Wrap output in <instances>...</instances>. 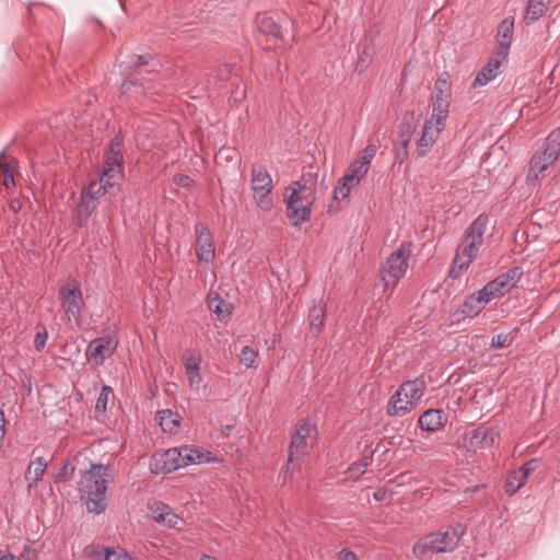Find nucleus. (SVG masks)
<instances>
[{
  "label": "nucleus",
  "instance_id": "1",
  "mask_svg": "<svg viewBox=\"0 0 560 560\" xmlns=\"http://www.w3.org/2000/svg\"><path fill=\"white\" fill-rule=\"evenodd\" d=\"M222 462L212 452L192 445L156 452L150 460V470L154 475L170 474L188 465Z\"/></svg>",
  "mask_w": 560,
  "mask_h": 560
},
{
  "label": "nucleus",
  "instance_id": "2",
  "mask_svg": "<svg viewBox=\"0 0 560 560\" xmlns=\"http://www.w3.org/2000/svg\"><path fill=\"white\" fill-rule=\"evenodd\" d=\"M106 477L107 467L102 464L91 465L89 470L82 472L79 489L89 512L100 514L105 511Z\"/></svg>",
  "mask_w": 560,
  "mask_h": 560
},
{
  "label": "nucleus",
  "instance_id": "3",
  "mask_svg": "<svg viewBox=\"0 0 560 560\" xmlns=\"http://www.w3.org/2000/svg\"><path fill=\"white\" fill-rule=\"evenodd\" d=\"M462 534L460 526L430 533L413 545L412 552L418 559H429L435 553L452 552L457 547Z\"/></svg>",
  "mask_w": 560,
  "mask_h": 560
},
{
  "label": "nucleus",
  "instance_id": "4",
  "mask_svg": "<svg viewBox=\"0 0 560 560\" xmlns=\"http://www.w3.org/2000/svg\"><path fill=\"white\" fill-rule=\"evenodd\" d=\"M376 152L377 145L370 143L359 153L357 159L347 168L345 175L339 179L338 186L334 190L335 199L349 197L350 191L360 185L368 174Z\"/></svg>",
  "mask_w": 560,
  "mask_h": 560
},
{
  "label": "nucleus",
  "instance_id": "5",
  "mask_svg": "<svg viewBox=\"0 0 560 560\" xmlns=\"http://www.w3.org/2000/svg\"><path fill=\"white\" fill-rule=\"evenodd\" d=\"M285 214L293 226H301L311 220L315 192L306 187L288 186L284 192Z\"/></svg>",
  "mask_w": 560,
  "mask_h": 560
},
{
  "label": "nucleus",
  "instance_id": "6",
  "mask_svg": "<svg viewBox=\"0 0 560 560\" xmlns=\"http://www.w3.org/2000/svg\"><path fill=\"white\" fill-rule=\"evenodd\" d=\"M115 183L112 180H104L101 175L100 178L91 180L81 191L80 201L77 205V221L79 226L86 224L92 213L97 209L100 199L103 197L109 187H114Z\"/></svg>",
  "mask_w": 560,
  "mask_h": 560
},
{
  "label": "nucleus",
  "instance_id": "7",
  "mask_svg": "<svg viewBox=\"0 0 560 560\" xmlns=\"http://www.w3.org/2000/svg\"><path fill=\"white\" fill-rule=\"evenodd\" d=\"M412 253L410 242H401L396 250H394L386 259L381 270V278L385 289L394 290L399 280L405 276L409 259Z\"/></svg>",
  "mask_w": 560,
  "mask_h": 560
},
{
  "label": "nucleus",
  "instance_id": "8",
  "mask_svg": "<svg viewBox=\"0 0 560 560\" xmlns=\"http://www.w3.org/2000/svg\"><path fill=\"white\" fill-rule=\"evenodd\" d=\"M58 298L69 323L80 326L84 300L79 282L70 277L58 290Z\"/></svg>",
  "mask_w": 560,
  "mask_h": 560
},
{
  "label": "nucleus",
  "instance_id": "9",
  "mask_svg": "<svg viewBox=\"0 0 560 560\" xmlns=\"http://www.w3.org/2000/svg\"><path fill=\"white\" fill-rule=\"evenodd\" d=\"M252 189L254 199L262 210H270L272 200L269 197L272 190V179L266 167L262 165H253L252 167Z\"/></svg>",
  "mask_w": 560,
  "mask_h": 560
},
{
  "label": "nucleus",
  "instance_id": "10",
  "mask_svg": "<svg viewBox=\"0 0 560 560\" xmlns=\"http://www.w3.org/2000/svg\"><path fill=\"white\" fill-rule=\"evenodd\" d=\"M122 139L116 136L112 139L106 153L104 170L102 173L104 180H112L115 184L122 177L124 158H122Z\"/></svg>",
  "mask_w": 560,
  "mask_h": 560
},
{
  "label": "nucleus",
  "instance_id": "11",
  "mask_svg": "<svg viewBox=\"0 0 560 560\" xmlns=\"http://www.w3.org/2000/svg\"><path fill=\"white\" fill-rule=\"evenodd\" d=\"M489 302V295H483L482 289L469 294L462 305L451 315L452 324H458L465 318L476 317L485 310Z\"/></svg>",
  "mask_w": 560,
  "mask_h": 560
},
{
  "label": "nucleus",
  "instance_id": "12",
  "mask_svg": "<svg viewBox=\"0 0 560 560\" xmlns=\"http://www.w3.org/2000/svg\"><path fill=\"white\" fill-rule=\"evenodd\" d=\"M316 434V427L307 420L301 421L289 445L288 463L302 458L308 451L307 440Z\"/></svg>",
  "mask_w": 560,
  "mask_h": 560
},
{
  "label": "nucleus",
  "instance_id": "13",
  "mask_svg": "<svg viewBox=\"0 0 560 560\" xmlns=\"http://www.w3.org/2000/svg\"><path fill=\"white\" fill-rule=\"evenodd\" d=\"M444 128L445 125L442 122L425 120L421 135L416 141L417 158H425L431 152Z\"/></svg>",
  "mask_w": 560,
  "mask_h": 560
},
{
  "label": "nucleus",
  "instance_id": "14",
  "mask_svg": "<svg viewBox=\"0 0 560 560\" xmlns=\"http://www.w3.org/2000/svg\"><path fill=\"white\" fill-rule=\"evenodd\" d=\"M432 115L429 119L445 125L450 108V86L445 80H438L434 85Z\"/></svg>",
  "mask_w": 560,
  "mask_h": 560
},
{
  "label": "nucleus",
  "instance_id": "15",
  "mask_svg": "<svg viewBox=\"0 0 560 560\" xmlns=\"http://www.w3.org/2000/svg\"><path fill=\"white\" fill-rule=\"evenodd\" d=\"M257 40L261 45H265L266 49H271L277 46L281 38V27L272 16L259 14L257 16Z\"/></svg>",
  "mask_w": 560,
  "mask_h": 560
},
{
  "label": "nucleus",
  "instance_id": "16",
  "mask_svg": "<svg viewBox=\"0 0 560 560\" xmlns=\"http://www.w3.org/2000/svg\"><path fill=\"white\" fill-rule=\"evenodd\" d=\"M117 348V341L112 337H98L93 339L85 351L89 361L102 365L106 359L112 357Z\"/></svg>",
  "mask_w": 560,
  "mask_h": 560
},
{
  "label": "nucleus",
  "instance_id": "17",
  "mask_svg": "<svg viewBox=\"0 0 560 560\" xmlns=\"http://www.w3.org/2000/svg\"><path fill=\"white\" fill-rule=\"evenodd\" d=\"M465 244L460 250L457 252L453 259L452 267L450 269V277L458 278L464 271H466L476 258L480 244L474 241H465Z\"/></svg>",
  "mask_w": 560,
  "mask_h": 560
},
{
  "label": "nucleus",
  "instance_id": "18",
  "mask_svg": "<svg viewBox=\"0 0 560 560\" xmlns=\"http://www.w3.org/2000/svg\"><path fill=\"white\" fill-rule=\"evenodd\" d=\"M196 254L200 262L208 264L214 258V245L208 226L199 222L195 226Z\"/></svg>",
  "mask_w": 560,
  "mask_h": 560
},
{
  "label": "nucleus",
  "instance_id": "19",
  "mask_svg": "<svg viewBox=\"0 0 560 560\" xmlns=\"http://www.w3.org/2000/svg\"><path fill=\"white\" fill-rule=\"evenodd\" d=\"M514 34V19L506 18L497 30V48L499 55H509Z\"/></svg>",
  "mask_w": 560,
  "mask_h": 560
},
{
  "label": "nucleus",
  "instance_id": "20",
  "mask_svg": "<svg viewBox=\"0 0 560 560\" xmlns=\"http://www.w3.org/2000/svg\"><path fill=\"white\" fill-rule=\"evenodd\" d=\"M149 511L151 513V517L159 524H162L167 527H175L178 523V516L176 513L172 511V509L160 501H155L149 504Z\"/></svg>",
  "mask_w": 560,
  "mask_h": 560
},
{
  "label": "nucleus",
  "instance_id": "21",
  "mask_svg": "<svg viewBox=\"0 0 560 560\" xmlns=\"http://www.w3.org/2000/svg\"><path fill=\"white\" fill-rule=\"evenodd\" d=\"M488 434L489 430L483 427L467 431L463 436V445L469 452L481 450L485 447Z\"/></svg>",
  "mask_w": 560,
  "mask_h": 560
},
{
  "label": "nucleus",
  "instance_id": "22",
  "mask_svg": "<svg viewBox=\"0 0 560 560\" xmlns=\"http://www.w3.org/2000/svg\"><path fill=\"white\" fill-rule=\"evenodd\" d=\"M325 318H326V305L323 301L314 304V306L308 312V324L310 331L314 336H318L322 334L325 327Z\"/></svg>",
  "mask_w": 560,
  "mask_h": 560
},
{
  "label": "nucleus",
  "instance_id": "23",
  "mask_svg": "<svg viewBox=\"0 0 560 560\" xmlns=\"http://www.w3.org/2000/svg\"><path fill=\"white\" fill-rule=\"evenodd\" d=\"M445 417L442 410L429 409L418 420L419 427L429 432L438 431L444 423Z\"/></svg>",
  "mask_w": 560,
  "mask_h": 560
},
{
  "label": "nucleus",
  "instance_id": "24",
  "mask_svg": "<svg viewBox=\"0 0 560 560\" xmlns=\"http://www.w3.org/2000/svg\"><path fill=\"white\" fill-rule=\"evenodd\" d=\"M488 222L489 218L487 214H479L467 228L464 236L465 241H474L481 245Z\"/></svg>",
  "mask_w": 560,
  "mask_h": 560
},
{
  "label": "nucleus",
  "instance_id": "25",
  "mask_svg": "<svg viewBox=\"0 0 560 560\" xmlns=\"http://www.w3.org/2000/svg\"><path fill=\"white\" fill-rule=\"evenodd\" d=\"M155 420L164 432L175 433L179 429L182 417L178 412L164 409L158 411Z\"/></svg>",
  "mask_w": 560,
  "mask_h": 560
},
{
  "label": "nucleus",
  "instance_id": "26",
  "mask_svg": "<svg viewBox=\"0 0 560 560\" xmlns=\"http://www.w3.org/2000/svg\"><path fill=\"white\" fill-rule=\"evenodd\" d=\"M410 400H407L402 394L397 392L390 397L387 407V413L392 417H402L412 410Z\"/></svg>",
  "mask_w": 560,
  "mask_h": 560
},
{
  "label": "nucleus",
  "instance_id": "27",
  "mask_svg": "<svg viewBox=\"0 0 560 560\" xmlns=\"http://www.w3.org/2000/svg\"><path fill=\"white\" fill-rule=\"evenodd\" d=\"M547 0H527V5L524 14L525 24L529 25L538 21L547 10Z\"/></svg>",
  "mask_w": 560,
  "mask_h": 560
},
{
  "label": "nucleus",
  "instance_id": "28",
  "mask_svg": "<svg viewBox=\"0 0 560 560\" xmlns=\"http://www.w3.org/2000/svg\"><path fill=\"white\" fill-rule=\"evenodd\" d=\"M511 290L509 283L499 275L495 279L489 281L483 288V295H489V300L499 299Z\"/></svg>",
  "mask_w": 560,
  "mask_h": 560
},
{
  "label": "nucleus",
  "instance_id": "29",
  "mask_svg": "<svg viewBox=\"0 0 560 560\" xmlns=\"http://www.w3.org/2000/svg\"><path fill=\"white\" fill-rule=\"evenodd\" d=\"M423 383H419L416 381H409L404 384H401L398 388L400 394L406 397L407 400H410V404L412 408H415L417 401L422 397L423 395Z\"/></svg>",
  "mask_w": 560,
  "mask_h": 560
},
{
  "label": "nucleus",
  "instance_id": "30",
  "mask_svg": "<svg viewBox=\"0 0 560 560\" xmlns=\"http://www.w3.org/2000/svg\"><path fill=\"white\" fill-rule=\"evenodd\" d=\"M47 469V463L43 457H37L33 460L25 474V479L30 481L28 487L37 485Z\"/></svg>",
  "mask_w": 560,
  "mask_h": 560
},
{
  "label": "nucleus",
  "instance_id": "31",
  "mask_svg": "<svg viewBox=\"0 0 560 560\" xmlns=\"http://www.w3.org/2000/svg\"><path fill=\"white\" fill-rule=\"evenodd\" d=\"M361 50L359 52V57L355 63V71L362 73L364 72L369 66L371 65L374 56L375 48L372 43L364 42L360 45Z\"/></svg>",
  "mask_w": 560,
  "mask_h": 560
},
{
  "label": "nucleus",
  "instance_id": "32",
  "mask_svg": "<svg viewBox=\"0 0 560 560\" xmlns=\"http://www.w3.org/2000/svg\"><path fill=\"white\" fill-rule=\"evenodd\" d=\"M200 358L189 357L185 362V371L189 381V385L192 388H198L201 383V376L199 373Z\"/></svg>",
  "mask_w": 560,
  "mask_h": 560
},
{
  "label": "nucleus",
  "instance_id": "33",
  "mask_svg": "<svg viewBox=\"0 0 560 560\" xmlns=\"http://www.w3.org/2000/svg\"><path fill=\"white\" fill-rule=\"evenodd\" d=\"M527 482V479L523 478L521 475L513 470L505 480L504 490L509 495L515 494L522 487H524Z\"/></svg>",
  "mask_w": 560,
  "mask_h": 560
},
{
  "label": "nucleus",
  "instance_id": "34",
  "mask_svg": "<svg viewBox=\"0 0 560 560\" xmlns=\"http://www.w3.org/2000/svg\"><path fill=\"white\" fill-rule=\"evenodd\" d=\"M240 362L246 368H256L258 351L249 346H245L242 348L241 353L238 355Z\"/></svg>",
  "mask_w": 560,
  "mask_h": 560
},
{
  "label": "nucleus",
  "instance_id": "35",
  "mask_svg": "<svg viewBox=\"0 0 560 560\" xmlns=\"http://www.w3.org/2000/svg\"><path fill=\"white\" fill-rule=\"evenodd\" d=\"M109 396H113V388L108 385H104L102 387L101 393L96 400V405H95L96 413H105L106 412Z\"/></svg>",
  "mask_w": 560,
  "mask_h": 560
},
{
  "label": "nucleus",
  "instance_id": "36",
  "mask_svg": "<svg viewBox=\"0 0 560 560\" xmlns=\"http://www.w3.org/2000/svg\"><path fill=\"white\" fill-rule=\"evenodd\" d=\"M497 75L491 71L490 68L486 67V65L482 67V69L477 73L472 88H481L487 85L490 81L495 79Z\"/></svg>",
  "mask_w": 560,
  "mask_h": 560
},
{
  "label": "nucleus",
  "instance_id": "37",
  "mask_svg": "<svg viewBox=\"0 0 560 560\" xmlns=\"http://www.w3.org/2000/svg\"><path fill=\"white\" fill-rule=\"evenodd\" d=\"M523 275V269L518 266H514L505 272L501 273V277L509 283L510 288L513 289L522 279Z\"/></svg>",
  "mask_w": 560,
  "mask_h": 560
},
{
  "label": "nucleus",
  "instance_id": "38",
  "mask_svg": "<svg viewBox=\"0 0 560 560\" xmlns=\"http://www.w3.org/2000/svg\"><path fill=\"white\" fill-rule=\"evenodd\" d=\"M509 55H499L498 49L494 50V55L488 60L486 67L490 68L493 73L498 77L501 73V68L506 62Z\"/></svg>",
  "mask_w": 560,
  "mask_h": 560
},
{
  "label": "nucleus",
  "instance_id": "39",
  "mask_svg": "<svg viewBox=\"0 0 560 560\" xmlns=\"http://www.w3.org/2000/svg\"><path fill=\"white\" fill-rule=\"evenodd\" d=\"M0 171L3 175V184L7 188L14 186V172L13 168L0 158Z\"/></svg>",
  "mask_w": 560,
  "mask_h": 560
},
{
  "label": "nucleus",
  "instance_id": "40",
  "mask_svg": "<svg viewBox=\"0 0 560 560\" xmlns=\"http://www.w3.org/2000/svg\"><path fill=\"white\" fill-rule=\"evenodd\" d=\"M209 307L219 316L222 317L229 313L228 304L219 296L209 301Z\"/></svg>",
  "mask_w": 560,
  "mask_h": 560
},
{
  "label": "nucleus",
  "instance_id": "41",
  "mask_svg": "<svg viewBox=\"0 0 560 560\" xmlns=\"http://www.w3.org/2000/svg\"><path fill=\"white\" fill-rule=\"evenodd\" d=\"M316 179H317L316 174L306 173V174L302 175L300 180L293 183L291 186H295L299 189H301L302 187H306L311 191H314L313 187L316 184Z\"/></svg>",
  "mask_w": 560,
  "mask_h": 560
},
{
  "label": "nucleus",
  "instance_id": "42",
  "mask_svg": "<svg viewBox=\"0 0 560 560\" xmlns=\"http://www.w3.org/2000/svg\"><path fill=\"white\" fill-rule=\"evenodd\" d=\"M411 141V131H410V127L408 126L407 127V130H400L399 132V136H398V143L400 145V148L404 149V158H408L409 155V143Z\"/></svg>",
  "mask_w": 560,
  "mask_h": 560
},
{
  "label": "nucleus",
  "instance_id": "43",
  "mask_svg": "<svg viewBox=\"0 0 560 560\" xmlns=\"http://www.w3.org/2000/svg\"><path fill=\"white\" fill-rule=\"evenodd\" d=\"M74 474V466L70 462H66L61 470L56 475L55 482L67 481L72 478Z\"/></svg>",
  "mask_w": 560,
  "mask_h": 560
},
{
  "label": "nucleus",
  "instance_id": "44",
  "mask_svg": "<svg viewBox=\"0 0 560 560\" xmlns=\"http://www.w3.org/2000/svg\"><path fill=\"white\" fill-rule=\"evenodd\" d=\"M48 339V332L45 326H40V329L36 332L34 338V347L37 351L45 348Z\"/></svg>",
  "mask_w": 560,
  "mask_h": 560
},
{
  "label": "nucleus",
  "instance_id": "45",
  "mask_svg": "<svg viewBox=\"0 0 560 560\" xmlns=\"http://www.w3.org/2000/svg\"><path fill=\"white\" fill-rule=\"evenodd\" d=\"M536 462V459H530L515 470L518 475L528 480V477L535 471Z\"/></svg>",
  "mask_w": 560,
  "mask_h": 560
},
{
  "label": "nucleus",
  "instance_id": "46",
  "mask_svg": "<svg viewBox=\"0 0 560 560\" xmlns=\"http://www.w3.org/2000/svg\"><path fill=\"white\" fill-rule=\"evenodd\" d=\"M173 183L183 188H190L194 185V179L185 174H176L173 177Z\"/></svg>",
  "mask_w": 560,
  "mask_h": 560
},
{
  "label": "nucleus",
  "instance_id": "47",
  "mask_svg": "<svg viewBox=\"0 0 560 560\" xmlns=\"http://www.w3.org/2000/svg\"><path fill=\"white\" fill-rule=\"evenodd\" d=\"M510 343L509 335L500 334L492 338L491 346L494 348H504Z\"/></svg>",
  "mask_w": 560,
  "mask_h": 560
},
{
  "label": "nucleus",
  "instance_id": "48",
  "mask_svg": "<svg viewBox=\"0 0 560 560\" xmlns=\"http://www.w3.org/2000/svg\"><path fill=\"white\" fill-rule=\"evenodd\" d=\"M232 70L233 68L231 65H222L217 69V77L221 81H226L230 79Z\"/></svg>",
  "mask_w": 560,
  "mask_h": 560
},
{
  "label": "nucleus",
  "instance_id": "49",
  "mask_svg": "<svg viewBox=\"0 0 560 560\" xmlns=\"http://www.w3.org/2000/svg\"><path fill=\"white\" fill-rule=\"evenodd\" d=\"M104 560H132L131 557L126 553L122 557L117 555L115 551L110 550L109 548H104Z\"/></svg>",
  "mask_w": 560,
  "mask_h": 560
},
{
  "label": "nucleus",
  "instance_id": "50",
  "mask_svg": "<svg viewBox=\"0 0 560 560\" xmlns=\"http://www.w3.org/2000/svg\"><path fill=\"white\" fill-rule=\"evenodd\" d=\"M337 560H358V558L352 550L348 548H342L338 553Z\"/></svg>",
  "mask_w": 560,
  "mask_h": 560
},
{
  "label": "nucleus",
  "instance_id": "51",
  "mask_svg": "<svg viewBox=\"0 0 560 560\" xmlns=\"http://www.w3.org/2000/svg\"><path fill=\"white\" fill-rule=\"evenodd\" d=\"M9 208L15 214L19 213L23 208V201L19 198H13L9 202Z\"/></svg>",
  "mask_w": 560,
  "mask_h": 560
},
{
  "label": "nucleus",
  "instance_id": "52",
  "mask_svg": "<svg viewBox=\"0 0 560 560\" xmlns=\"http://www.w3.org/2000/svg\"><path fill=\"white\" fill-rule=\"evenodd\" d=\"M369 465L368 462H363V463H353L350 468H349V471L353 475L355 472H363L362 468H365L366 466Z\"/></svg>",
  "mask_w": 560,
  "mask_h": 560
},
{
  "label": "nucleus",
  "instance_id": "53",
  "mask_svg": "<svg viewBox=\"0 0 560 560\" xmlns=\"http://www.w3.org/2000/svg\"><path fill=\"white\" fill-rule=\"evenodd\" d=\"M5 435V419L4 412L0 410V440L3 441Z\"/></svg>",
  "mask_w": 560,
  "mask_h": 560
},
{
  "label": "nucleus",
  "instance_id": "54",
  "mask_svg": "<svg viewBox=\"0 0 560 560\" xmlns=\"http://www.w3.org/2000/svg\"><path fill=\"white\" fill-rule=\"evenodd\" d=\"M408 158H404V149L402 148H399L396 152V160L399 161V163H402L404 161H406Z\"/></svg>",
  "mask_w": 560,
  "mask_h": 560
},
{
  "label": "nucleus",
  "instance_id": "55",
  "mask_svg": "<svg viewBox=\"0 0 560 560\" xmlns=\"http://www.w3.org/2000/svg\"><path fill=\"white\" fill-rule=\"evenodd\" d=\"M0 560H15L13 555L5 553L2 550H0Z\"/></svg>",
  "mask_w": 560,
  "mask_h": 560
},
{
  "label": "nucleus",
  "instance_id": "56",
  "mask_svg": "<svg viewBox=\"0 0 560 560\" xmlns=\"http://www.w3.org/2000/svg\"><path fill=\"white\" fill-rule=\"evenodd\" d=\"M148 63V57L145 56H137V62L136 65L142 66Z\"/></svg>",
  "mask_w": 560,
  "mask_h": 560
},
{
  "label": "nucleus",
  "instance_id": "57",
  "mask_svg": "<svg viewBox=\"0 0 560 560\" xmlns=\"http://www.w3.org/2000/svg\"><path fill=\"white\" fill-rule=\"evenodd\" d=\"M132 85H133V82H131V81H130V82H125V83L122 84V86H121L122 92H124V93L128 92V91L131 89V86H132Z\"/></svg>",
  "mask_w": 560,
  "mask_h": 560
},
{
  "label": "nucleus",
  "instance_id": "58",
  "mask_svg": "<svg viewBox=\"0 0 560 560\" xmlns=\"http://www.w3.org/2000/svg\"><path fill=\"white\" fill-rule=\"evenodd\" d=\"M384 495H385V492H382V493H381V492L378 491V492H375V493H374V498H375V500H377V501L382 500Z\"/></svg>",
  "mask_w": 560,
  "mask_h": 560
},
{
  "label": "nucleus",
  "instance_id": "59",
  "mask_svg": "<svg viewBox=\"0 0 560 560\" xmlns=\"http://www.w3.org/2000/svg\"><path fill=\"white\" fill-rule=\"evenodd\" d=\"M200 560H217V558L209 555H203Z\"/></svg>",
  "mask_w": 560,
  "mask_h": 560
}]
</instances>
